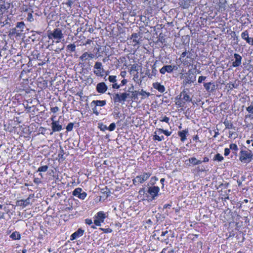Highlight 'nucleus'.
I'll return each instance as SVG.
<instances>
[{
	"instance_id": "62",
	"label": "nucleus",
	"mask_w": 253,
	"mask_h": 253,
	"mask_svg": "<svg viewBox=\"0 0 253 253\" xmlns=\"http://www.w3.org/2000/svg\"><path fill=\"white\" fill-rule=\"evenodd\" d=\"M207 77L205 76H200L198 78V83H202L203 81H205Z\"/></svg>"
},
{
	"instance_id": "18",
	"label": "nucleus",
	"mask_w": 253,
	"mask_h": 253,
	"mask_svg": "<svg viewBox=\"0 0 253 253\" xmlns=\"http://www.w3.org/2000/svg\"><path fill=\"white\" fill-rule=\"evenodd\" d=\"M235 61L232 63V66L234 67H238L242 64V56L238 53L234 54Z\"/></svg>"
},
{
	"instance_id": "15",
	"label": "nucleus",
	"mask_w": 253,
	"mask_h": 253,
	"mask_svg": "<svg viewBox=\"0 0 253 253\" xmlns=\"http://www.w3.org/2000/svg\"><path fill=\"white\" fill-rule=\"evenodd\" d=\"M108 89V86L104 82L99 83L96 86V91L100 94L104 93Z\"/></svg>"
},
{
	"instance_id": "43",
	"label": "nucleus",
	"mask_w": 253,
	"mask_h": 253,
	"mask_svg": "<svg viewBox=\"0 0 253 253\" xmlns=\"http://www.w3.org/2000/svg\"><path fill=\"white\" fill-rule=\"evenodd\" d=\"M48 168V167L47 165L41 166L38 168V170H37V172H45L47 171Z\"/></svg>"
},
{
	"instance_id": "37",
	"label": "nucleus",
	"mask_w": 253,
	"mask_h": 253,
	"mask_svg": "<svg viewBox=\"0 0 253 253\" xmlns=\"http://www.w3.org/2000/svg\"><path fill=\"white\" fill-rule=\"evenodd\" d=\"M76 47L74 43H71L67 46V50L70 52H73L76 50Z\"/></svg>"
},
{
	"instance_id": "31",
	"label": "nucleus",
	"mask_w": 253,
	"mask_h": 253,
	"mask_svg": "<svg viewBox=\"0 0 253 253\" xmlns=\"http://www.w3.org/2000/svg\"><path fill=\"white\" fill-rule=\"evenodd\" d=\"M160 42L162 44H165L167 42L166 35L162 33H160L158 36V40L157 42V43Z\"/></svg>"
},
{
	"instance_id": "25",
	"label": "nucleus",
	"mask_w": 253,
	"mask_h": 253,
	"mask_svg": "<svg viewBox=\"0 0 253 253\" xmlns=\"http://www.w3.org/2000/svg\"><path fill=\"white\" fill-rule=\"evenodd\" d=\"M188 129H185L182 131L178 132V135L180 137V140L182 142H184L186 139V135L188 134Z\"/></svg>"
},
{
	"instance_id": "63",
	"label": "nucleus",
	"mask_w": 253,
	"mask_h": 253,
	"mask_svg": "<svg viewBox=\"0 0 253 253\" xmlns=\"http://www.w3.org/2000/svg\"><path fill=\"white\" fill-rule=\"evenodd\" d=\"M102 222H101L100 220H99L97 218H95L94 220V223L95 225L100 226H101V223Z\"/></svg>"
},
{
	"instance_id": "38",
	"label": "nucleus",
	"mask_w": 253,
	"mask_h": 253,
	"mask_svg": "<svg viewBox=\"0 0 253 253\" xmlns=\"http://www.w3.org/2000/svg\"><path fill=\"white\" fill-rule=\"evenodd\" d=\"M125 92H123L124 94V95L126 99V101H131V94H130V92H128L126 91V88L123 89Z\"/></svg>"
},
{
	"instance_id": "61",
	"label": "nucleus",
	"mask_w": 253,
	"mask_h": 253,
	"mask_svg": "<svg viewBox=\"0 0 253 253\" xmlns=\"http://www.w3.org/2000/svg\"><path fill=\"white\" fill-rule=\"evenodd\" d=\"M132 182H133V184L135 185H137L140 184V182L138 180V179L137 177V176L132 180Z\"/></svg>"
},
{
	"instance_id": "7",
	"label": "nucleus",
	"mask_w": 253,
	"mask_h": 253,
	"mask_svg": "<svg viewBox=\"0 0 253 253\" xmlns=\"http://www.w3.org/2000/svg\"><path fill=\"white\" fill-rule=\"evenodd\" d=\"M169 237H174V233L172 232L170 230H166L164 231H162L160 237H158L157 239L162 243H165L166 244H168L169 243Z\"/></svg>"
},
{
	"instance_id": "40",
	"label": "nucleus",
	"mask_w": 253,
	"mask_h": 253,
	"mask_svg": "<svg viewBox=\"0 0 253 253\" xmlns=\"http://www.w3.org/2000/svg\"><path fill=\"white\" fill-rule=\"evenodd\" d=\"M224 158L219 153H217L214 157L213 160L215 161L221 162Z\"/></svg>"
},
{
	"instance_id": "22",
	"label": "nucleus",
	"mask_w": 253,
	"mask_h": 253,
	"mask_svg": "<svg viewBox=\"0 0 253 253\" xmlns=\"http://www.w3.org/2000/svg\"><path fill=\"white\" fill-rule=\"evenodd\" d=\"M84 230L82 228L78 229L76 232L73 233L70 236V240H74L77 238L82 236L84 234Z\"/></svg>"
},
{
	"instance_id": "2",
	"label": "nucleus",
	"mask_w": 253,
	"mask_h": 253,
	"mask_svg": "<svg viewBox=\"0 0 253 253\" xmlns=\"http://www.w3.org/2000/svg\"><path fill=\"white\" fill-rule=\"evenodd\" d=\"M26 68L27 67H24L22 68H20L21 71H19L20 72V75L19 76V81H21V80H22V81L20 83V86L18 87L17 86V92H18V89L20 91H24L25 93L26 92V91H25V89L27 87L28 82V76L27 74L30 72L29 69H26Z\"/></svg>"
},
{
	"instance_id": "33",
	"label": "nucleus",
	"mask_w": 253,
	"mask_h": 253,
	"mask_svg": "<svg viewBox=\"0 0 253 253\" xmlns=\"http://www.w3.org/2000/svg\"><path fill=\"white\" fill-rule=\"evenodd\" d=\"M92 104H95L97 106L102 107L105 106L106 104V101L105 100H93Z\"/></svg>"
},
{
	"instance_id": "23",
	"label": "nucleus",
	"mask_w": 253,
	"mask_h": 253,
	"mask_svg": "<svg viewBox=\"0 0 253 253\" xmlns=\"http://www.w3.org/2000/svg\"><path fill=\"white\" fill-rule=\"evenodd\" d=\"M151 175V173L150 172H144L142 174L137 176V177L140 183H142L146 181Z\"/></svg>"
},
{
	"instance_id": "54",
	"label": "nucleus",
	"mask_w": 253,
	"mask_h": 253,
	"mask_svg": "<svg viewBox=\"0 0 253 253\" xmlns=\"http://www.w3.org/2000/svg\"><path fill=\"white\" fill-rule=\"evenodd\" d=\"M16 28H13L12 29L11 32H10L9 36L10 38L14 39V38H16Z\"/></svg>"
},
{
	"instance_id": "21",
	"label": "nucleus",
	"mask_w": 253,
	"mask_h": 253,
	"mask_svg": "<svg viewBox=\"0 0 253 253\" xmlns=\"http://www.w3.org/2000/svg\"><path fill=\"white\" fill-rule=\"evenodd\" d=\"M18 97L19 95L17 94V107H19L18 111H17V114L20 115L21 113L23 114L24 113V111H26V107L23 103H20Z\"/></svg>"
},
{
	"instance_id": "44",
	"label": "nucleus",
	"mask_w": 253,
	"mask_h": 253,
	"mask_svg": "<svg viewBox=\"0 0 253 253\" xmlns=\"http://www.w3.org/2000/svg\"><path fill=\"white\" fill-rule=\"evenodd\" d=\"M6 6L5 4H1L0 5V15H2L3 13L7 9Z\"/></svg>"
},
{
	"instance_id": "16",
	"label": "nucleus",
	"mask_w": 253,
	"mask_h": 253,
	"mask_svg": "<svg viewBox=\"0 0 253 253\" xmlns=\"http://www.w3.org/2000/svg\"><path fill=\"white\" fill-rule=\"evenodd\" d=\"M52 132L50 134H52L53 132L60 131L62 129V126L59 124V121H53L51 124Z\"/></svg>"
},
{
	"instance_id": "8",
	"label": "nucleus",
	"mask_w": 253,
	"mask_h": 253,
	"mask_svg": "<svg viewBox=\"0 0 253 253\" xmlns=\"http://www.w3.org/2000/svg\"><path fill=\"white\" fill-rule=\"evenodd\" d=\"M108 94L110 96H112V99L115 104H123L125 103V102L126 101L123 92H117L113 94L108 93Z\"/></svg>"
},
{
	"instance_id": "55",
	"label": "nucleus",
	"mask_w": 253,
	"mask_h": 253,
	"mask_svg": "<svg viewBox=\"0 0 253 253\" xmlns=\"http://www.w3.org/2000/svg\"><path fill=\"white\" fill-rule=\"evenodd\" d=\"M74 126V124L73 123H70L68 124L66 126V129L67 131H71L72 130Z\"/></svg>"
},
{
	"instance_id": "26",
	"label": "nucleus",
	"mask_w": 253,
	"mask_h": 253,
	"mask_svg": "<svg viewBox=\"0 0 253 253\" xmlns=\"http://www.w3.org/2000/svg\"><path fill=\"white\" fill-rule=\"evenodd\" d=\"M30 198L29 197L25 200H17V206H23L25 207L30 204Z\"/></svg>"
},
{
	"instance_id": "28",
	"label": "nucleus",
	"mask_w": 253,
	"mask_h": 253,
	"mask_svg": "<svg viewBox=\"0 0 253 253\" xmlns=\"http://www.w3.org/2000/svg\"><path fill=\"white\" fill-rule=\"evenodd\" d=\"M160 72L162 74H165L166 72L169 73H172L171 65H165L160 70Z\"/></svg>"
},
{
	"instance_id": "57",
	"label": "nucleus",
	"mask_w": 253,
	"mask_h": 253,
	"mask_svg": "<svg viewBox=\"0 0 253 253\" xmlns=\"http://www.w3.org/2000/svg\"><path fill=\"white\" fill-rule=\"evenodd\" d=\"M156 218H157V221L159 220L162 221L164 219V216H162V214L160 213H158L156 215Z\"/></svg>"
},
{
	"instance_id": "42",
	"label": "nucleus",
	"mask_w": 253,
	"mask_h": 253,
	"mask_svg": "<svg viewBox=\"0 0 253 253\" xmlns=\"http://www.w3.org/2000/svg\"><path fill=\"white\" fill-rule=\"evenodd\" d=\"M98 127L100 130L104 131L106 130H108V126L106 125H104L102 123H99L98 124Z\"/></svg>"
},
{
	"instance_id": "32",
	"label": "nucleus",
	"mask_w": 253,
	"mask_h": 253,
	"mask_svg": "<svg viewBox=\"0 0 253 253\" xmlns=\"http://www.w3.org/2000/svg\"><path fill=\"white\" fill-rule=\"evenodd\" d=\"M42 32L39 31V32H36L35 33L33 34L31 36V38L33 41H39L40 38V35L42 33Z\"/></svg>"
},
{
	"instance_id": "10",
	"label": "nucleus",
	"mask_w": 253,
	"mask_h": 253,
	"mask_svg": "<svg viewBox=\"0 0 253 253\" xmlns=\"http://www.w3.org/2000/svg\"><path fill=\"white\" fill-rule=\"evenodd\" d=\"M18 125V126H17V134H19L20 136H23L26 137V136L25 134L28 135L29 133V129L28 127L24 124Z\"/></svg>"
},
{
	"instance_id": "35",
	"label": "nucleus",
	"mask_w": 253,
	"mask_h": 253,
	"mask_svg": "<svg viewBox=\"0 0 253 253\" xmlns=\"http://www.w3.org/2000/svg\"><path fill=\"white\" fill-rule=\"evenodd\" d=\"M32 12H33V11L32 9H30V10L28 11V15L26 17V19H25V20H27V21L30 22L34 21V19L32 15Z\"/></svg>"
},
{
	"instance_id": "11",
	"label": "nucleus",
	"mask_w": 253,
	"mask_h": 253,
	"mask_svg": "<svg viewBox=\"0 0 253 253\" xmlns=\"http://www.w3.org/2000/svg\"><path fill=\"white\" fill-rule=\"evenodd\" d=\"M24 29H26L24 22H17V38L19 37L20 40L24 37V33H22Z\"/></svg>"
},
{
	"instance_id": "1",
	"label": "nucleus",
	"mask_w": 253,
	"mask_h": 253,
	"mask_svg": "<svg viewBox=\"0 0 253 253\" xmlns=\"http://www.w3.org/2000/svg\"><path fill=\"white\" fill-rule=\"evenodd\" d=\"M17 18L20 17V20L26 19L28 11L30 10L29 2L26 0H17Z\"/></svg>"
},
{
	"instance_id": "27",
	"label": "nucleus",
	"mask_w": 253,
	"mask_h": 253,
	"mask_svg": "<svg viewBox=\"0 0 253 253\" xmlns=\"http://www.w3.org/2000/svg\"><path fill=\"white\" fill-rule=\"evenodd\" d=\"M153 87L161 93H163L165 91V86L158 82L153 83Z\"/></svg>"
},
{
	"instance_id": "64",
	"label": "nucleus",
	"mask_w": 253,
	"mask_h": 253,
	"mask_svg": "<svg viewBox=\"0 0 253 253\" xmlns=\"http://www.w3.org/2000/svg\"><path fill=\"white\" fill-rule=\"evenodd\" d=\"M51 111L54 113L57 112L59 110V108L57 106L51 108Z\"/></svg>"
},
{
	"instance_id": "17",
	"label": "nucleus",
	"mask_w": 253,
	"mask_h": 253,
	"mask_svg": "<svg viewBox=\"0 0 253 253\" xmlns=\"http://www.w3.org/2000/svg\"><path fill=\"white\" fill-rule=\"evenodd\" d=\"M203 85L207 91L210 93H212L216 89L215 85L213 82L204 83Z\"/></svg>"
},
{
	"instance_id": "4",
	"label": "nucleus",
	"mask_w": 253,
	"mask_h": 253,
	"mask_svg": "<svg viewBox=\"0 0 253 253\" xmlns=\"http://www.w3.org/2000/svg\"><path fill=\"white\" fill-rule=\"evenodd\" d=\"M239 155V160L243 163L248 164L253 159V153L249 149L241 150Z\"/></svg>"
},
{
	"instance_id": "14",
	"label": "nucleus",
	"mask_w": 253,
	"mask_h": 253,
	"mask_svg": "<svg viewBox=\"0 0 253 253\" xmlns=\"http://www.w3.org/2000/svg\"><path fill=\"white\" fill-rule=\"evenodd\" d=\"M5 129L10 132H14L16 131V121L10 120L6 125H5Z\"/></svg>"
},
{
	"instance_id": "51",
	"label": "nucleus",
	"mask_w": 253,
	"mask_h": 253,
	"mask_svg": "<svg viewBox=\"0 0 253 253\" xmlns=\"http://www.w3.org/2000/svg\"><path fill=\"white\" fill-rule=\"evenodd\" d=\"M153 139L155 140H158L159 141H161L164 139V137L163 135L160 136L156 134L153 136Z\"/></svg>"
},
{
	"instance_id": "20",
	"label": "nucleus",
	"mask_w": 253,
	"mask_h": 253,
	"mask_svg": "<svg viewBox=\"0 0 253 253\" xmlns=\"http://www.w3.org/2000/svg\"><path fill=\"white\" fill-rule=\"evenodd\" d=\"M94 68L97 70V71H94V73L97 76H102V75H101V71H104V69L102 63L99 62H96L95 63Z\"/></svg>"
},
{
	"instance_id": "5",
	"label": "nucleus",
	"mask_w": 253,
	"mask_h": 253,
	"mask_svg": "<svg viewBox=\"0 0 253 253\" xmlns=\"http://www.w3.org/2000/svg\"><path fill=\"white\" fill-rule=\"evenodd\" d=\"M160 188L157 186H151L148 187L146 197L151 201L155 200L159 196Z\"/></svg>"
},
{
	"instance_id": "56",
	"label": "nucleus",
	"mask_w": 253,
	"mask_h": 253,
	"mask_svg": "<svg viewBox=\"0 0 253 253\" xmlns=\"http://www.w3.org/2000/svg\"><path fill=\"white\" fill-rule=\"evenodd\" d=\"M116 128V124L114 123H111L109 126H108V130L110 131H113Z\"/></svg>"
},
{
	"instance_id": "30",
	"label": "nucleus",
	"mask_w": 253,
	"mask_h": 253,
	"mask_svg": "<svg viewBox=\"0 0 253 253\" xmlns=\"http://www.w3.org/2000/svg\"><path fill=\"white\" fill-rule=\"evenodd\" d=\"M223 124L225 126V128L227 129H235V127L234 126L231 120H228L227 119H226L223 122Z\"/></svg>"
},
{
	"instance_id": "49",
	"label": "nucleus",
	"mask_w": 253,
	"mask_h": 253,
	"mask_svg": "<svg viewBox=\"0 0 253 253\" xmlns=\"http://www.w3.org/2000/svg\"><path fill=\"white\" fill-rule=\"evenodd\" d=\"M157 72L158 71L156 69L155 64H154L152 66L151 75H152V76H155L157 74Z\"/></svg>"
},
{
	"instance_id": "34",
	"label": "nucleus",
	"mask_w": 253,
	"mask_h": 253,
	"mask_svg": "<svg viewBox=\"0 0 253 253\" xmlns=\"http://www.w3.org/2000/svg\"><path fill=\"white\" fill-rule=\"evenodd\" d=\"M25 116L26 117V119H27L28 115L27 112H26L24 115H22V118L21 117H17V126L18 125L23 124V123L24 122Z\"/></svg>"
},
{
	"instance_id": "53",
	"label": "nucleus",
	"mask_w": 253,
	"mask_h": 253,
	"mask_svg": "<svg viewBox=\"0 0 253 253\" xmlns=\"http://www.w3.org/2000/svg\"><path fill=\"white\" fill-rule=\"evenodd\" d=\"M230 149L232 150H234L235 151H237L238 150V148L237 145L236 144L232 143L229 145Z\"/></svg>"
},
{
	"instance_id": "45",
	"label": "nucleus",
	"mask_w": 253,
	"mask_h": 253,
	"mask_svg": "<svg viewBox=\"0 0 253 253\" xmlns=\"http://www.w3.org/2000/svg\"><path fill=\"white\" fill-rule=\"evenodd\" d=\"M138 36H139V34L138 33H133L131 35V39L134 38L133 42L137 44L139 43V42L136 40V38H137Z\"/></svg>"
},
{
	"instance_id": "39",
	"label": "nucleus",
	"mask_w": 253,
	"mask_h": 253,
	"mask_svg": "<svg viewBox=\"0 0 253 253\" xmlns=\"http://www.w3.org/2000/svg\"><path fill=\"white\" fill-rule=\"evenodd\" d=\"M139 91L135 90L131 93V101H134L138 99V95H139Z\"/></svg>"
},
{
	"instance_id": "24",
	"label": "nucleus",
	"mask_w": 253,
	"mask_h": 253,
	"mask_svg": "<svg viewBox=\"0 0 253 253\" xmlns=\"http://www.w3.org/2000/svg\"><path fill=\"white\" fill-rule=\"evenodd\" d=\"M188 89L187 88L184 89L183 91L180 93V97L183 96L182 99L183 100L187 102H191L192 100L190 96L188 94Z\"/></svg>"
},
{
	"instance_id": "48",
	"label": "nucleus",
	"mask_w": 253,
	"mask_h": 253,
	"mask_svg": "<svg viewBox=\"0 0 253 253\" xmlns=\"http://www.w3.org/2000/svg\"><path fill=\"white\" fill-rule=\"evenodd\" d=\"M117 77L116 76H109L108 80L110 83H114L117 82Z\"/></svg>"
},
{
	"instance_id": "59",
	"label": "nucleus",
	"mask_w": 253,
	"mask_h": 253,
	"mask_svg": "<svg viewBox=\"0 0 253 253\" xmlns=\"http://www.w3.org/2000/svg\"><path fill=\"white\" fill-rule=\"evenodd\" d=\"M138 70V65L137 64H134L131 65V71H137Z\"/></svg>"
},
{
	"instance_id": "58",
	"label": "nucleus",
	"mask_w": 253,
	"mask_h": 253,
	"mask_svg": "<svg viewBox=\"0 0 253 253\" xmlns=\"http://www.w3.org/2000/svg\"><path fill=\"white\" fill-rule=\"evenodd\" d=\"M99 230L103 231L105 233H111L112 232V230L111 228H100Z\"/></svg>"
},
{
	"instance_id": "6",
	"label": "nucleus",
	"mask_w": 253,
	"mask_h": 253,
	"mask_svg": "<svg viewBox=\"0 0 253 253\" xmlns=\"http://www.w3.org/2000/svg\"><path fill=\"white\" fill-rule=\"evenodd\" d=\"M21 51L22 50H21L20 52L17 53V68L20 66L21 68L24 67H27V65L26 63L29 60L28 57L25 55L24 53H22Z\"/></svg>"
},
{
	"instance_id": "36",
	"label": "nucleus",
	"mask_w": 253,
	"mask_h": 253,
	"mask_svg": "<svg viewBox=\"0 0 253 253\" xmlns=\"http://www.w3.org/2000/svg\"><path fill=\"white\" fill-rule=\"evenodd\" d=\"M139 95L142 96V99H144L146 97H149L150 95V93L149 92H146L143 89H141V90L139 92Z\"/></svg>"
},
{
	"instance_id": "3",
	"label": "nucleus",
	"mask_w": 253,
	"mask_h": 253,
	"mask_svg": "<svg viewBox=\"0 0 253 253\" xmlns=\"http://www.w3.org/2000/svg\"><path fill=\"white\" fill-rule=\"evenodd\" d=\"M180 78L183 79L182 82V85L186 86L195 82L196 75L191 70H189L187 72L182 74Z\"/></svg>"
},
{
	"instance_id": "41",
	"label": "nucleus",
	"mask_w": 253,
	"mask_h": 253,
	"mask_svg": "<svg viewBox=\"0 0 253 253\" xmlns=\"http://www.w3.org/2000/svg\"><path fill=\"white\" fill-rule=\"evenodd\" d=\"M92 103L93 101L90 103V106L92 107V112L96 116H98L99 114V112L97 109V106H96L95 104H92Z\"/></svg>"
},
{
	"instance_id": "9",
	"label": "nucleus",
	"mask_w": 253,
	"mask_h": 253,
	"mask_svg": "<svg viewBox=\"0 0 253 253\" xmlns=\"http://www.w3.org/2000/svg\"><path fill=\"white\" fill-rule=\"evenodd\" d=\"M47 37L49 39H57L60 40L63 38V35L62 31L59 28L55 29L52 32H49L48 33Z\"/></svg>"
},
{
	"instance_id": "29",
	"label": "nucleus",
	"mask_w": 253,
	"mask_h": 253,
	"mask_svg": "<svg viewBox=\"0 0 253 253\" xmlns=\"http://www.w3.org/2000/svg\"><path fill=\"white\" fill-rule=\"evenodd\" d=\"M106 217L105 213L103 211H100L97 213L94 218H97L101 222H103Z\"/></svg>"
},
{
	"instance_id": "12",
	"label": "nucleus",
	"mask_w": 253,
	"mask_h": 253,
	"mask_svg": "<svg viewBox=\"0 0 253 253\" xmlns=\"http://www.w3.org/2000/svg\"><path fill=\"white\" fill-rule=\"evenodd\" d=\"M81 188H77L73 191V195L76 196L80 199L84 200L87 196V194L85 192H83Z\"/></svg>"
},
{
	"instance_id": "13",
	"label": "nucleus",
	"mask_w": 253,
	"mask_h": 253,
	"mask_svg": "<svg viewBox=\"0 0 253 253\" xmlns=\"http://www.w3.org/2000/svg\"><path fill=\"white\" fill-rule=\"evenodd\" d=\"M202 161L197 159L195 157H193L185 161V164L187 166L190 167H194L197 165L201 164Z\"/></svg>"
},
{
	"instance_id": "60",
	"label": "nucleus",
	"mask_w": 253,
	"mask_h": 253,
	"mask_svg": "<svg viewBox=\"0 0 253 253\" xmlns=\"http://www.w3.org/2000/svg\"><path fill=\"white\" fill-rule=\"evenodd\" d=\"M139 194L140 195H147V190H145V188H141L139 191Z\"/></svg>"
},
{
	"instance_id": "50",
	"label": "nucleus",
	"mask_w": 253,
	"mask_h": 253,
	"mask_svg": "<svg viewBox=\"0 0 253 253\" xmlns=\"http://www.w3.org/2000/svg\"><path fill=\"white\" fill-rule=\"evenodd\" d=\"M158 180V178L156 176H153L151 178L150 183L152 186H154L156 182Z\"/></svg>"
},
{
	"instance_id": "47",
	"label": "nucleus",
	"mask_w": 253,
	"mask_h": 253,
	"mask_svg": "<svg viewBox=\"0 0 253 253\" xmlns=\"http://www.w3.org/2000/svg\"><path fill=\"white\" fill-rule=\"evenodd\" d=\"M247 111L250 114L253 115V103L252 102L250 106L246 108Z\"/></svg>"
},
{
	"instance_id": "52",
	"label": "nucleus",
	"mask_w": 253,
	"mask_h": 253,
	"mask_svg": "<svg viewBox=\"0 0 253 253\" xmlns=\"http://www.w3.org/2000/svg\"><path fill=\"white\" fill-rule=\"evenodd\" d=\"M88 58V53L87 52H85L80 57V59L82 61L85 60Z\"/></svg>"
},
{
	"instance_id": "46",
	"label": "nucleus",
	"mask_w": 253,
	"mask_h": 253,
	"mask_svg": "<svg viewBox=\"0 0 253 253\" xmlns=\"http://www.w3.org/2000/svg\"><path fill=\"white\" fill-rule=\"evenodd\" d=\"M161 253H174V251L173 249L169 250V247L164 248Z\"/></svg>"
},
{
	"instance_id": "19",
	"label": "nucleus",
	"mask_w": 253,
	"mask_h": 253,
	"mask_svg": "<svg viewBox=\"0 0 253 253\" xmlns=\"http://www.w3.org/2000/svg\"><path fill=\"white\" fill-rule=\"evenodd\" d=\"M241 37L243 40H245L248 44L253 45V38H249V32L247 30L245 31L241 34Z\"/></svg>"
}]
</instances>
